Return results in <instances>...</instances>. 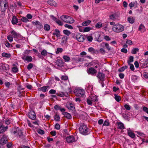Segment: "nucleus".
Returning a JSON list of instances; mask_svg holds the SVG:
<instances>
[{
  "instance_id": "c9c22d12",
  "label": "nucleus",
  "mask_w": 148,
  "mask_h": 148,
  "mask_svg": "<svg viewBox=\"0 0 148 148\" xmlns=\"http://www.w3.org/2000/svg\"><path fill=\"white\" fill-rule=\"evenodd\" d=\"M89 99L93 102L96 101L97 100V98L96 97L91 96Z\"/></svg>"
},
{
  "instance_id": "a211bd4d",
  "label": "nucleus",
  "mask_w": 148,
  "mask_h": 148,
  "mask_svg": "<svg viewBox=\"0 0 148 148\" xmlns=\"http://www.w3.org/2000/svg\"><path fill=\"white\" fill-rule=\"evenodd\" d=\"M88 51L92 53H97L99 52L97 50L94 49L92 47H90L88 49Z\"/></svg>"
},
{
  "instance_id": "3c124183",
  "label": "nucleus",
  "mask_w": 148,
  "mask_h": 148,
  "mask_svg": "<svg viewBox=\"0 0 148 148\" xmlns=\"http://www.w3.org/2000/svg\"><path fill=\"white\" fill-rule=\"evenodd\" d=\"M87 38L89 42H91L93 39V37L91 36H89L87 37Z\"/></svg>"
},
{
  "instance_id": "9b49d317",
  "label": "nucleus",
  "mask_w": 148,
  "mask_h": 148,
  "mask_svg": "<svg viewBox=\"0 0 148 148\" xmlns=\"http://www.w3.org/2000/svg\"><path fill=\"white\" fill-rule=\"evenodd\" d=\"M28 115L29 118L31 119L34 120L36 118V114L33 111H30Z\"/></svg>"
},
{
  "instance_id": "ddd939ff",
  "label": "nucleus",
  "mask_w": 148,
  "mask_h": 148,
  "mask_svg": "<svg viewBox=\"0 0 148 148\" xmlns=\"http://www.w3.org/2000/svg\"><path fill=\"white\" fill-rule=\"evenodd\" d=\"M11 33L12 35V36L14 38H17L20 35L19 33L16 32L14 30H12L11 32Z\"/></svg>"
},
{
  "instance_id": "37998d69",
  "label": "nucleus",
  "mask_w": 148,
  "mask_h": 148,
  "mask_svg": "<svg viewBox=\"0 0 148 148\" xmlns=\"http://www.w3.org/2000/svg\"><path fill=\"white\" fill-rule=\"evenodd\" d=\"M55 120L56 121H59L60 120V117L59 115L56 114L54 117Z\"/></svg>"
},
{
  "instance_id": "603ef678",
  "label": "nucleus",
  "mask_w": 148,
  "mask_h": 148,
  "mask_svg": "<svg viewBox=\"0 0 148 148\" xmlns=\"http://www.w3.org/2000/svg\"><path fill=\"white\" fill-rule=\"evenodd\" d=\"M33 67V64L32 63H29L27 66V69L28 70H30Z\"/></svg>"
},
{
  "instance_id": "c756f323",
  "label": "nucleus",
  "mask_w": 148,
  "mask_h": 148,
  "mask_svg": "<svg viewBox=\"0 0 148 148\" xmlns=\"http://www.w3.org/2000/svg\"><path fill=\"white\" fill-rule=\"evenodd\" d=\"M2 56L3 57L9 58L11 57V55L10 53H3L2 54Z\"/></svg>"
},
{
  "instance_id": "39448f33",
  "label": "nucleus",
  "mask_w": 148,
  "mask_h": 148,
  "mask_svg": "<svg viewBox=\"0 0 148 148\" xmlns=\"http://www.w3.org/2000/svg\"><path fill=\"white\" fill-rule=\"evenodd\" d=\"M84 90L82 89L76 88L74 90V92L77 96L82 97L84 94Z\"/></svg>"
},
{
  "instance_id": "2eb2a0df",
  "label": "nucleus",
  "mask_w": 148,
  "mask_h": 148,
  "mask_svg": "<svg viewBox=\"0 0 148 148\" xmlns=\"http://www.w3.org/2000/svg\"><path fill=\"white\" fill-rule=\"evenodd\" d=\"M0 66L4 70H8L9 69L8 65L6 64L1 63L0 64Z\"/></svg>"
},
{
  "instance_id": "f3484780",
  "label": "nucleus",
  "mask_w": 148,
  "mask_h": 148,
  "mask_svg": "<svg viewBox=\"0 0 148 148\" xmlns=\"http://www.w3.org/2000/svg\"><path fill=\"white\" fill-rule=\"evenodd\" d=\"M97 77L101 81L104 80L105 78V75L102 73L99 72L97 75Z\"/></svg>"
},
{
  "instance_id": "bf43d9fd",
  "label": "nucleus",
  "mask_w": 148,
  "mask_h": 148,
  "mask_svg": "<svg viewBox=\"0 0 148 148\" xmlns=\"http://www.w3.org/2000/svg\"><path fill=\"white\" fill-rule=\"evenodd\" d=\"M130 66V69L132 71H133L134 70V66L132 64H128Z\"/></svg>"
},
{
  "instance_id": "c85d7f7f",
  "label": "nucleus",
  "mask_w": 148,
  "mask_h": 148,
  "mask_svg": "<svg viewBox=\"0 0 148 148\" xmlns=\"http://www.w3.org/2000/svg\"><path fill=\"white\" fill-rule=\"evenodd\" d=\"M60 32L59 30L56 29L55 30V32L53 33V35H56L57 37H59L60 35Z\"/></svg>"
},
{
  "instance_id": "4468645a",
  "label": "nucleus",
  "mask_w": 148,
  "mask_h": 148,
  "mask_svg": "<svg viewBox=\"0 0 148 148\" xmlns=\"http://www.w3.org/2000/svg\"><path fill=\"white\" fill-rule=\"evenodd\" d=\"M77 40L79 42H83L84 40V36L83 35L79 33L77 37Z\"/></svg>"
},
{
  "instance_id": "79ce46f5",
  "label": "nucleus",
  "mask_w": 148,
  "mask_h": 148,
  "mask_svg": "<svg viewBox=\"0 0 148 148\" xmlns=\"http://www.w3.org/2000/svg\"><path fill=\"white\" fill-rule=\"evenodd\" d=\"M47 51L45 49H44L42 50L41 52V54L42 56H46L47 55Z\"/></svg>"
},
{
  "instance_id": "393cba45",
  "label": "nucleus",
  "mask_w": 148,
  "mask_h": 148,
  "mask_svg": "<svg viewBox=\"0 0 148 148\" xmlns=\"http://www.w3.org/2000/svg\"><path fill=\"white\" fill-rule=\"evenodd\" d=\"M49 88L48 86H45L42 87L40 88L39 90L45 92L47 91V88Z\"/></svg>"
},
{
  "instance_id": "6e6552de",
  "label": "nucleus",
  "mask_w": 148,
  "mask_h": 148,
  "mask_svg": "<svg viewBox=\"0 0 148 148\" xmlns=\"http://www.w3.org/2000/svg\"><path fill=\"white\" fill-rule=\"evenodd\" d=\"M66 140L68 143H72L76 141L73 136L67 137L66 138Z\"/></svg>"
},
{
  "instance_id": "864d4df0",
  "label": "nucleus",
  "mask_w": 148,
  "mask_h": 148,
  "mask_svg": "<svg viewBox=\"0 0 148 148\" xmlns=\"http://www.w3.org/2000/svg\"><path fill=\"white\" fill-rule=\"evenodd\" d=\"M12 70L13 72L16 73L18 72V70L17 67H14L12 68Z\"/></svg>"
},
{
  "instance_id": "5fc2aeb1",
  "label": "nucleus",
  "mask_w": 148,
  "mask_h": 148,
  "mask_svg": "<svg viewBox=\"0 0 148 148\" xmlns=\"http://www.w3.org/2000/svg\"><path fill=\"white\" fill-rule=\"evenodd\" d=\"M56 22L59 25L62 26L63 25V23L58 19L56 21Z\"/></svg>"
},
{
  "instance_id": "f257e3e1",
  "label": "nucleus",
  "mask_w": 148,
  "mask_h": 148,
  "mask_svg": "<svg viewBox=\"0 0 148 148\" xmlns=\"http://www.w3.org/2000/svg\"><path fill=\"white\" fill-rule=\"evenodd\" d=\"M8 8V3L6 0H0V12L1 14L4 16L5 11Z\"/></svg>"
},
{
  "instance_id": "4d7b16f0",
  "label": "nucleus",
  "mask_w": 148,
  "mask_h": 148,
  "mask_svg": "<svg viewBox=\"0 0 148 148\" xmlns=\"http://www.w3.org/2000/svg\"><path fill=\"white\" fill-rule=\"evenodd\" d=\"M64 26L69 29H73V27L72 26L68 24H65L64 25Z\"/></svg>"
},
{
  "instance_id": "473e14b6",
  "label": "nucleus",
  "mask_w": 148,
  "mask_h": 148,
  "mask_svg": "<svg viewBox=\"0 0 148 148\" xmlns=\"http://www.w3.org/2000/svg\"><path fill=\"white\" fill-rule=\"evenodd\" d=\"M129 136L132 138H134L135 137V134L132 131H129L128 132Z\"/></svg>"
},
{
  "instance_id": "a18cd8bd",
  "label": "nucleus",
  "mask_w": 148,
  "mask_h": 148,
  "mask_svg": "<svg viewBox=\"0 0 148 148\" xmlns=\"http://www.w3.org/2000/svg\"><path fill=\"white\" fill-rule=\"evenodd\" d=\"M7 38L9 41L10 42H12L13 40V37L12 36L8 35L7 36Z\"/></svg>"
},
{
  "instance_id": "1a4fd4ad",
  "label": "nucleus",
  "mask_w": 148,
  "mask_h": 148,
  "mask_svg": "<svg viewBox=\"0 0 148 148\" xmlns=\"http://www.w3.org/2000/svg\"><path fill=\"white\" fill-rule=\"evenodd\" d=\"M88 73L89 74H91L92 75H96L97 73V71L93 68L90 67L87 70Z\"/></svg>"
},
{
  "instance_id": "c03bdc74",
  "label": "nucleus",
  "mask_w": 148,
  "mask_h": 148,
  "mask_svg": "<svg viewBox=\"0 0 148 148\" xmlns=\"http://www.w3.org/2000/svg\"><path fill=\"white\" fill-rule=\"evenodd\" d=\"M79 34V33H78L77 32H76L74 33L72 35V37L74 38L77 39Z\"/></svg>"
},
{
  "instance_id": "052dcab7",
  "label": "nucleus",
  "mask_w": 148,
  "mask_h": 148,
  "mask_svg": "<svg viewBox=\"0 0 148 148\" xmlns=\"http://www.w3.org/2000/svg\"><path fill=\"white\" fill-rule=\"evenodd\" d=\"M126 43L129 45H131L132 44V41L130 40H127Z\"/></svg>"
},
{
  "instance_id": "69168bd1",
  "label": "nucleus",
  "mask_w": 148,
  "mask_h": 148,
  "mask_svg": "<svg viewBox=\"0 0 148 148\" xmlns=\"http://www.w3.org/2000/svg\"><path fill=\"white\" fill-rule=\"evenodd\" d=\"M135 3H133L131 2L129 4V6L130 7V9H131L132 7H134L135 6Z\"/></svg>"
},
{
  "instance_id": "ea45409f",
  "label": "nucleus",
  "mask_w": 148,
  "mask_h": 148,
  "mask_svg": "<svg viewBox=\"0 0 148 148\" xmlns=\"http://www.w3.org/2000/svg\"><path fill=\"white\" fill-rule=\"evenodd\" d=\"M63 32L64 34L68 36H69V35L71 34V32H70L66 30H64L63 31Z\"/></svg>"
},
{
  "instance_id": "de8ad7c7",
  "label": "nucleus",
  "mask_w": 148,
  "mask_h": 148,
  "mask_svg": "<svg viewBox=\"0 0 148 148\" xmlns=\"http://www.w3.org/2000/svg\"><path fill=\"white\" fill-rule=\"evenodd\" d=\"M11 120L9 119H6L5 121V123L7 125H9L10 123Z\"/></svg>"
},
{
  "instance_id": "49530a36",
  "label": "nucleus",
  "mask_w": 148,
  "mask_h": 148,
  "mask_svg": "<svg viewBox=\"0 0 148 148\" xmlns=\"http://www.w3.org/2000/svg\"><path fill=\"white\" fill-rule=\"evenodd\" d=\"M37 132L40 134H43L45 133L44 131L40 129L38 130Z\"/></svg>"
},
{
  "instance_id": "09e8293b",
  "label": "nucleus",
  "mask_w": 148,
  "mask_h": 148,
  "mask_svg": "<svg viewBox=\"0 0 148 148\" xmlns=\"http://www.w3.org/2000/svg\"><path fill=\"white\" fill-rule=\"evenodd\" d=\"M61 79L64 81L67 80L68 79V76L65 75L62 76L61 77Z\"/></svg>"
},
{
  "instance_id": "bb28decb",
  "label": "nucleus",
  "mask_w": 148,
  "mask_h": 148,
  "mask_svg": "<svg viewBox=\"0 0 148 148\" xmlns=\"http://www.w3.org/2000/svg\"><path fill=\"white\" fill-rule=\"evenodd\" d=\"M18 19L15 16H13L12 20V23L13 24H15L18 22Z\"/></svg>"
},
{
  "instance_id": "7c9ffc66",
  "label": "nucleus",
  "mask_w": 148,
  "mask_h": 148,
  "mask_svg": "<svg viewBox=\"0 0 148 148\" xmlns=\"http://www.w3.org/2000/svg\"><path fill=\"white\" fill-rule=\"evenodd\" d=\"M116 17V14H113L110 15L109 16V18L112 21H114Z\"/></svg>"
},
{
  "instance_id": "e433bc0d",
  "label": "nucleus",
  "mask_w": 148,
  "mask_h": 148,
  "mask_svg": "<svg viewBox=\"0 0 148 148\" xmlns=\"http://www.w3.org/2000/svg\"><path fill=\"white\" fill-rule=\"evenodd\" d=\"M73 59L75 60V62H82L84 60L83 58H77L76 59V60L75 58H73Z\"/></svg>"
},
{
  "instance_id": "0eeeda50",
  "label": "nucleus",
  "mask_w": 148,
  "mask_h": 148,
  "mask_svg": "<svg viewBox=\"0 0 148 148\" xmlns=\"http://www.w3.org/2000/svg\"><path fill=\"white\" fill-rule=\"evenodd\" d=\"M13 133L16 136L19 137H21L23 135V132L22 130L19 129H16L13 132Z\"/></svg>"
},
{
  "instance_id": "6e6d98bb",
  "label": "nucleus",
  "mask_w": 148,
  "mask_h": 148,
  "mask_svg": "<svg viewBox=\"0 0 148 148\" xmlns=\"http://www.w3.org/2000/svg\"><path fill=\"white\" fill-rule=\"evenodd\" d=\"M90 30V27H85L84 29V32H88Z\"/></svg>"
},
{
  "instance_id": "8fccbe9b",
  "label": "nucleus",
  "mask_w": 148,
  "mask_h": 148,
  "mask_svg": "<svg viewBox=\"0 0 148 148\" xmlns=\"http://www.w3.org/2000/svg\"><path fill=\"white\" fill-rule=\"evenodd\" d=\"M102 26V24L101 23L99 22L96 24L95 25L96 27L97 28H99Z\"/></svg>"
},
{
  "instance_id": "20e7f679",
  "label": "nucleus",
  "mask_w": 148,
  "mask_h": 148,
  "mask_svg": "<svg viewBox=\"0 0 148 148\" xmlns=\"http://www.w3.org/2000/svg\"><path fill=\"white\" fill-rule=\"evenodd\" d=\"M113 30L116 32H120L124 30V27L122 25L117 24L114 25L112 28Z\"/></svg>"
},
{
  "instance_id": "4c0bfd02",
  "label": "nucleus",
  "mask_w": 148,
  "mask_h": 148,
  "mask_svg": "<svg viewBox=\"0 0 148 148\" xmlns=\"http://www.w3.org/2000/svg\"><path fill=\"white\" fill-rule=\"evenodd\" d=\"M114 96V98L117 102H119L121 100V97L120 96L116 95H115Z\"/></svg>"
},
{
  "instance_id": "2f4dec72",
  "label": "nucleus",
  "mask_w": 148,
  "mask_h": 148,
  "mask_svg": "<svg viewBox=\"0 0 148 148\" xmlns=\"http://www.w3.org/2000/svg\"><path fill=\"white\" fill-rule=\"evenodd\" d=\"M139 49L137 48H134L132 49L131 53L133 54H136L137 52H138Z\"/></svg>"
},
{
  "instance_id": "cd10ccee",
  "label": "nucleus",
  "mask_w": 148,
  "mask_h": 148,
  "mask_svg": "<svg viewBox=\"0 0 148 148\" xmlns=\"http://www.w3.org/2000/svg\"><path fill=\"white\" fill-rule=\"evenodd\" d=\"M63 58L65 62H69L70 60V58L67 55H64L63 57Z\"/></svg>"
},
{
  "instance_id": "a878e982",
  "label": "nucleus",
  "mask_w": 148,
  "mask_h": 148,
  "mask_svg": "<svg viewBox=\"0 0 148 148\" xmlns=\"http://www.w3.org/2000/svg\"><path fill=\"white\" fill-rule=\"evenodd\" d=\"M127 20L130 23L132 24L134 22L135 19L132 16H130L128 18Z\"/></svg>"
},
{
  "instance_id": "680f3d73",
  "label": "nucleus",
  "mask_w": 148,
  "mask_h": 148,
  "mask_svg": "<svg viewBox=\"0 0 148 148\" xmlns=\"http://www.w3.org/2000/svg\"><path fill=\"white\" fill-rule=\"evenodd\" d=\"M62 51V49L61 48H58L57 49V51L56 52L57 54L59 53V52H61Z\"/></svg>"
},
{
  "instance_id": "dca6fc26",
  "label": "nucleus",
  "mask_w": 148,
  "mask_h": 148,
  "mask_svg": "<svg viewBox=\"0 0 148 148\" xmlns=\"http://www.w3.org/2000/svg\"><path fill=\"white\" fill-rule=\"evenodd\" d=\"M33 24L38 27L41 28L42 27V24L38 21H36L32 23Z\"/></svg>"
},
{
  "instance_id": "774afa93",
  "label": "nucleus",
  "mask_w": 148,
  "mask_h": 148,
  "mask_svg": "<svg viewBox=\"0 0 148 148\" xmlns=\"http://www.w3.org/2000/svg\"><path fill=\"white\" fill-rule=\"evenodd\" d=\"M27 18L28 19H30L32 18V16L30 14H28L26 16Z\"/></svg>"
},
{
  "instance_id": "f03ea898",
  "label": "nucleus",
  "mask_w": 148,
  "mask_h": 148,
  "mask_svg": "<svg viewBox=\"0 0 148 148\" xmlns=\"http://www.w3.org/2000/svg\"><path fill=\"white\" fill-rule=\"evenodd\" d=\"M60 18L63 21L68 23H72L74 22L73 18L68 16L62 15L61 16Z\"/></svg>"
},
{
  "instance_id": "4be33fe9",
  "label": "nucleus",
  "mask_w": 148,
  "mask_h": 148,
  "mask_svg": "<svg viewBox=\"0 0 148 148\" xmlns=\"http://www.w3.org/2000/svg\"><path fill=\"white\" fill-rule=\"evenodd\" d=\"M64 116L67 119H70L71 118V115L68 113L66 112H64L63 113Z\"/></svg>"
},
{
  "instance_id": "6ab92c4d",
  "label": "nucleus",
  "mask_w": 148,
  "mask_h": 148,
  "mask_svg": "<svg viewBox=\"0 0 148 148\" xmlns=\"http://www.w3.org/2000/svg\"><path fill=\"white\" fill-rule=\"evenodd\" d=\"M48 3L51 5L53 6H56L57 5L56 2L53 0H49L48 1Z\"/></svg>"
},
{
  "instance_id": "58836bf2",
  "label": "nucleus",
  "mask_w": 148,
  "mask_h": 148,
  "mask_svg": "<svg viewBox=\"0 0 148 148\" xmlns=\"http://www.w3.org/2000/svg\"><path fill=\"white\" fill-rule=\"evenodd\" d=\"M21 20L22 21L25 23H27L29 21L28 19L25 17H22L21 18Z\"/></svg>"
},
{
  "instance_id": "f704fd0d",
  "label": "nucleus",
  "mask_w": 148,
  "mask_h": 148,
  "mask_svg": "<svg viewBox=\"0 0 148 148\" xmlns=\"http://www.w3.org/2000/svg\"><path fill=\"white\" fill-rule=\"evenodd\" d=\"M50 29V26L47 24H45L44 26V29L45 30L49 31Z\"/></svg>"
},
{
  "instance_id": "0e129e2a",
  "label": "nucleus",
  "mask_w": 148,
  "mask_h": 148,
  "mask_svg": "<svg viewBox=\"0 0 148 148\" xmlns=\"http://www.w3.org/2000/svg\"><path fill=\"white\" fill-rule=\"evenodd\" d=\"M124 107L127 110H129L130 109V106L127 104H125L124 105Z\"/></svg>"
},
{
  "instance_id": "aec40b11",
  "label": "nucleus",
  "mask_w": 148,
  "mask_h": 148,
  "mask_svg": "<svg viewBox=\"0 0 148 148\" xmlns=\"http://www.w3.org/2000/svg\"><path fill=\"white\" fill-rule=\"evenodd\" d=\"M117 126V128L119 129H122L125 128L123 124L121 122H119L118 123Z\"/></svg>"
},
{
  "instance_id": "72a5a7b5",
  "label": "nucleus",
  "mask_w": 148,
  "mask_h": 148,
  "mask_svg": "<svg viewBox=\"0 0 148 148\" xmlns=\"http://www.w3.org/2000/svg\"><path fill=\"white\" fill-rule=\"evenodd\" d=\"M67 40V37L66 36H64L62 38L61 42L62 43H66Z\"/></svg>"
},
{
  "instance_id": "13d9d810",
  "label": "nucleus",
  "mask_w": 148,
  "mask_h": 148,
  "mask_svg": "<svg viewBox=\"0 0 148 148\" xmlns=\"http://www.w3.org/2000/svg\"><path fill=\"white\" fill-rule=\"evenodd\" d=\"M87 102L89 105H92V101L89 98L87 99Z\"/></svg>"
},
{
  "instance_id": "b1692460",
  "label": "nucleus",
  "mask_w": 148,
  "mask_h": 148,
  "mask_svg": "<svg viewBox=\"0 0 148 148\" xmlns=\"http://www.w3.org/2000/svg\"><path fill=\"white\" fill-rule=\"evenodd\" d=\"M91 22V21L90 20L86 21L82 23V25L84 26H87L89 25Z\"/></svg>"
},
{
  "instance_id": "9d476101",
  "label": "nucleus",
  "mask_w": 148,
  "mask_h": 148,
  "mask_svg": "<svg viewBox=\"0 0 148 148\" xmlns=\"http://www.w3.org/2000/svg\"><path fill=\"white\" fill-rule=\"evenodd\" d=\"M8 142L7 136L5 134L3 135V137L1 138L0 142L3 145L6 144Z\"/></svg>"
},
{
  "instance_id": "412c9836",
  "label": "nucleus",
  "mask_w": 148,
  "mask_h": 148,
  "mask_svg": "<svg viewBox=\"0 0 148 148\" xmlns=\"http://www.w3.org/2000/svg\"><path fill=\"white\" fill-rule=\"evenodd\" d=\"M138 30L141 32H143L145 31V27L144 25L141 24L139 27Z\"/></svg>"
},
{
  "instance_id": "338daca9",
  "label": "nucleus",
  "mask_w": 148,
  "mask_h": 148,
  "mask_svg": "<svg viewBox=\"0 0 148 148\" xmlns=\"http://www.w3.org/2000/svg\"><path fill=\"white\" fill-rule=\"evenodd\" d=\"M51 134L53 136H55L56 134V131H53L50 132Z\"/></svg>"
},
{
  "instance_id": "7ed1b4c3",
  "label": "nucleus",
  "mask_w": 148,
  "mask_h": 148,
  "mask_svg": "<svg viewBox=\"0 0 148 148\" xmlns=\"http://www.w3.org/2000/svg\"><path fill=\"white\" fill-rule=\"evenodd\" d=\"M80 133L84 135H87L89 133V129L85 125H82L80 126L79 128Z\"/></svg>"
},
{
  "instance_id": "e2e57ef3",
  "label": "nucleus",
  "mask_w": 148,
  "mask_h": 148,
  "mask_svg": "<svg viewBox=\"0 0 148 148\" xmlns=\"http://www.w3.org/2000/svg\"><path fill=\"white\" fill-rule=\"evenodd\" d=\"M143 76L144 78L148 79V73H143Z\"/></svg>"
},
{
  "instance_id": "f8f14e48",
  "label": "nucleus",
  "mask_w": 148,
  "mask_h": 148,
  "mask_svg": "<svg viewBox=\"0 0 148 148\" xmlns=\"http://www.w3.org/2000/svg\"><path fill=\"white\" fill-rule=\"evenodd\" d=\"M22 58L25 61H26L28 62H31L32 60V57L29 56H26L24 55L22 57Z\"/></svg>"
},
{
  "instance_id": "423d86ee",
  "label": "nucleus",
  "mask_w": 148,
  "mask_h": 148,
  "mask_svg": "<svg viewBox=\"0 0 148 148\" xmlns=\"http://www.w3.org/2000/svg\"><path fill=\"white\" fill-rule=\"evenodd\" d=\"M8 128V126H4L3 122H0V133L5 132L7 130Z\"/></svg>"
},
{
  "instance_id": "5701e85b",
  "label": "nucleus",
  "mask_w": 148,
  "mask_h": 148,
  "mask_svg": "<svg viewBox=\"0 0 148 148\" xmlns=\"http://www.w3.org/2000/svg\"><path fill=\"white\" fill-rule=\"evenodd\" d=\"M67 108L70 110H74L75 109V107L73 104L72 103H70L69 104L67 105Z\"/></svg>"
},
{
  "instance_id": "a19ab883",
  "label": "nucleus",
  "mask_w": 148,
  "mask_h": 148,
  "mask_svg": "<svg viewBox=\"0 0 148 148\" xmlns=\"http://www.w3.org/2000/svg\"><path fill=\"white\" fill-rule=\"evenodd\" d=\"M134 61V57L132 56H130L129 57V60L127 61L128 64H130L131 62H132Z\"/></svg>"
}]
</instances>
